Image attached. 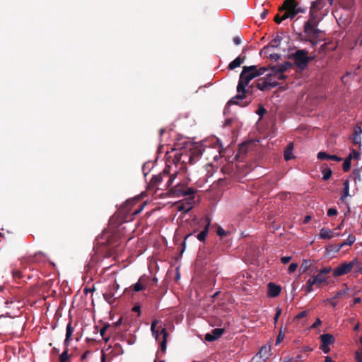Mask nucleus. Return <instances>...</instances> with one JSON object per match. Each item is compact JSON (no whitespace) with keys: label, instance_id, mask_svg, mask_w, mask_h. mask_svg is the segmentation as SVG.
I'll return each mask as SVG.
<instances>
[{"label":"nucleus","instance_id":"5701e85b","mask_svg":"<svg viewBox=\"0 0 362 362\" xmlns=\"http://www.w3.org/2000/svg\"><path fill=\"white\" fill-rule=\"evenodd\" d=\"M144 281H146V278L144 276L141 277L138 282H136L134 285V291L136 292H139L140 291L145 289L146 284L144 283Z\"/></svg>","mask_w":362,"mask_h":362},{"label":"nucleus","instance_id":"9b49d317","mask_svg":"<svg viewBox=\"0 0 362 362\" xmlns=\"http://www.w3.org/2000/svg\"><path fill=\"white\" fill-rule=\"evenodd\" d=\"M354 261L351 262H344L340 264L338 267L334 269L333 276L334 277L341 276L349 273L354 266Z\"/></svg>","mask_w":362,"mask_h":362},{"label":"nucleus","instance_id":"f8f14e48","mask_svg":"<svg viewBox=\"0 0 362 362\" xmlns=\"http://www.w3.org/2000/svg\"><path fill=\"white\" fill-rule=\"evenodd\" d=\"M272 355L270 345H264L261 347L259 352L254 357L255 362H266Z\"/></svg>","mask_w":362,"mask_h":362},{"label":"nucleus","instance_id":"c756f323","mask_svg":"<svg viewBox=\"0 0 362 362\" xmlns=\"http://www.w3.org/2000/svg\"><path fill=\"white\" fill-rule=\"evenodd\" d=\"M243 62V60L240 57H238L237 58H235L233 61H232L229 64L228 68L230 69L233 70V69L240 66Z\"/></svg>","mask_w":362,"mask_h":362},{"label":"nucleus","instance_id":"a19ab883","mask_svg":"<svg viewBox=\"0 0 362 362\" xmlns=\"http://www.w3.org/2000/svg\"><path fill=\"white\" fill-rule=\"evenodd\" d=\"M281 314V309L280 308H276L275 316L274 317V323H276V322H277L279 317H280Z\"/></svg>","mask_w":362,"mask_h":362},{"label":"nucleus","instance_id":"774afa93","mask_svg":"<svg viewBox=\"0 0 362 362\" xmlns=\"http://www.w3.org/2000/svg\"><path fill=\"white\" fill-rule=\"evenodd\" d=\"M267 15V11H264L262 14H261V17L262 19L265 18H266V16Z\"/></svg>","mask_w":362,"mask_h":362},{"label":"nucleus","instance_id":"39448f33","mask_svg":"<svg viewBox=\"0 0 362 362\" xmlns=\"http://www.w3.org/2000/svg\"><path fill=\"white\" fill-rule=\"evenodd\" d=\"M323 1L324 0H317L312 3L310 18L304 25V33L307 35L308 38L313 37L317 39L320 36L321 31L316 28L317 23L314 19V12L315 10L321 9L323 7Z\"/></svg>","mask_w":362,"mask_h":362},{"label":"nucleus","instance_id":"4c0bfd02","mask_svg":"<svg viewBox=\"0 0 362 362\" xmlns=\"http://www.w3.org/2000/svg\"><path fill=\"white\" fill-rule=\"evenodd\" d=\"M298 268V264L297 263H291L288 268L289 273H293L296 269Z\"/></svg>","mask_w":362,"mask_h":362},{"label":"nucleus","instance_id":"72a5a7b5","mask_svg":"<svg viewBox=\"0 0 362 362\" xmlns=\"http://www.w3.org/2000/svg\"><path fill=\"white\" fill-rule=\"evenodd\" d=\"M69 358L67 349L64 351L59 356L60 362H65Z\"/></svg>","mask_w":362,"mask_h":362},{"label":"nucleus","instance_id":"a18cd8bd","mask_svg":"<svg viewBox=\"0 0 362 362\" xmlns=\"http://www.w3.org/2000/svg\"><path fill=\"white\" fill-rule=\"evenodd\" d=\"M362 133V129L360 127H355L354 135L361 136Z\"/></svg>","mask_w":362,"mask_h":362},{"label":"nucleus","instance_id":"2f4dec72","mask_svg":"<svg viewBox=\"0 0 362 362\" xmlns=\"http://www.w3.org/2000/svg\"><path fill=\"white\" fill-rule=\"evenodd\" d=\"M324 302L329 303L334 308L336 307L339 303V301L337 300V299H336L334 296L329 299L325 300Z\"/></svg>","mask_w":362,"mask_h":362},{"label":"nucleus","instance_id":"c03bdc74","mask_svg":"<svg viewBox=\"0 0 362 362\" xmlns=\"http://www.w3.org/2000/svg\"><path fill=\"white\" fill-rule=\"evenodd\" d=\"M337 214V210L335 208H330L327 211L328 216H333Z\"/></svg>","mask_w":362,"mask_h":362},{"label":"nucleus","instance_id":"c9c22d12","mask_svg":"<svg viewBox=\"0 0 362 362\" xmlns=\"http://www.w3.org/2000/svg\"><path fill=\"white\" fill-rule=\"evenodd\" d=\"M356 240V238L354 235H349L347 239L345 240L348 245H351Z\"/></svg>","mask_w":362,"mask_h":362},{"label":"nucleus","instance_id":"13d9d810","mask_svg":"<svg viewBox=\"0 0 362 362\" xmlns=\"http://www.w3.org/2000/svg\"><path fill=\"white\" fill-rule=\"evenodd\" d=\"M320 324H321V320L319 318H317L316 320V321L314 322V324L313 325V327L315 328V327H318Z\"/></svg>","mask_w":362,"mask_h":362},{"label":"nucleus","instance_id":"79ce46f5","mask_svg":"<svg viewBox=\"0 0 362 362\" xmlns=\"http://www.w3.org/2000/svg\"><path fill=\"white\" fill-rule=\"evenodd\" d=\"M266 78L267 79V81H271V82H274L275 87L277 86L279 84V82H278L277 79H274V77H270V73L267 74Z\"/></svg>","mask_w":362,"mask_h":362},{"label":"nucleus","instance_id":"338daca9","mask_svg":"<svg viewBox=\"0 0 362 362\" xmlns=\"http://www.w3.org/2000/svg\"><path fill=\"white\" fill-rule=\"evenodd\" d=\"M345 245H348L346 243V241L342 242L341 244L338 245V247H339V250L344 247Z\"/></svg>","mask_w":362,"mask_h":362},{"label":"nucleus","instance_id":"393cba45","mask_svg":"<svg viewBox=\"0 0 362 362\" xmlns=\"http://www.w3.org/2000/svg\"><path fill=\"white\" fill-rule=\"evenodd\" d=\"M316 285V281L313 276L308 279L306 285L305 286V291L306 293H311L313 291V286Z\"/></svg>","mask_w":362,"mask_h":362},{"label":"nucleus","instance_id":"864d4df0","mask_svg":"<svg viewBox=\"0 0 362 362\" xmlns=\"http://www.w3.org/2000/svg\"><path fill=\"white\" fill-rule=\"evenodd\" d=\"M356 359L357 362H362V351L356 352Z\"/></svg>","mask_w":362,"mask_h":362},{"label":"nucleus","instance_id":"aec40b11","mask_svg":"<svg viewBox=\"0 0 362 362\" xmlns=\"http://www.w3.org/2000/svg\"><path fill=\"white\" fill-rule=\"evenodd\" d=\"M193 199H194V197H191L189 199L190 202H187V204L182 203V202L177 203V210L179 211H184V212L189 211L192 208V203L193 202Z\"/></svg>","mask_w":362,"mask_h":362},{"label":"nucleus","instance_id":"e433bc0d","mask_svg":"<svg viewBox=\"0 0 362 362\" xmlns=\"http://www.w3.org/2000/svg\"><path fill=\"white\" fill-rule=\"evenodd\" d=\"M332 271V268L331 267H324L322 269H321L319 272L320 274H322L323 276H326L327 274H328L329 273H330V272Z\"/></svg>","mask_w":362,"mask_h":362},{"label":"nucleus","instance_id":"6ab92c4d","mask_svg":"<svg viewBox=\"0 0 362 362\" xmlns=\"http://www.w3.org/2000/svg\"><path fill=\"white\" fill-rule=\"evenodd\" d=\"M334 237V232L328 228H322L320 230L319 238L320 239H331Z\"/></svg>","mask_w":362,"mask_h":362},{"label":"nucleus","instance_id":"09e8293b","mask_svg":"<svg viewBox=\"0 0 362 362\" xmlns=\"http://www.w3.org/2000/svg\"><path fill=\"white\" fill-rule=\"evenodd\" d=\"M291 259V257L290 256H285V257H282L281 258V262L283 263V264H287L289 262V261Z\"/></svg>","mask_w":362,"mask_h":362},{"label":"nucleus","instance_id":"58836bf2","mask_svg":"<svg viewBox=\"0 0 362 362\" xmlns=\"http://www.w3.org/2000/svg\"><path fill=\"white\" fill-rule=\"evenodd\" d=\"M284 337V334L282 332V331H280L277 336L276 340V344L277 345V344H280L283 341Z\"/></svg>","mask_w":362,"mask_h":362},{"label":"nucleus","instance_id":"4468645a","mask_svg":"<svg viewBox=\"0 0 362 362\" xmlns=\"http://www.w3.org/2000/svg\"><path fill=\"white\" fill-rule=\"evenodd\" d=\"M200 225L203 226V230L197 234V238L199 241H204L209 233V226L211 225V219L206 216L200 220Z\"/></svg>","mask_w":362,"mask_h":362},{"label":"nucleus","instance_id":"9d476101","mask_svg":"<svg viewBox=\"0 0 362 362\" xmlns=\"http://www.w3.org/2000/svg\"><path fill=\"white\" fill-rule=\"evenodd\" d=\"M290 64L287 62L282 64H277L273 66L270 71V77H274V79L279 81H284L287 76L284 72L290 67Z\"/></svg>","mask_w":362,"mask_h":362},{"label":"nucleus","instance_id":"ea45409f","mask_svg":"<svg viewBox=\"0 0 362 362\" xmlns=\"http://www.w3.org/2000/svg\"><path fill=\"white\" fill-rule=\"evenodd\" d=\"M331 175H332V170H326V171H325L323 173V177L322 178H323L324 180H329L330 178Z\"/></svg>","mask_w":362,"mask_h":362},{"label":"nucleus","instance_id":"bf43d9fd","mask_svg":"<svg viewBox=\"0 0 362 362\" xmlns=\"http://www.w3.org/2000/svg\"><path fill=\"white\" fill-rule=\"evenodd\" d=\"M353 141L356 144L359 143L361 141V136L354 135Z\"/></svg>","mask_w":362,"mask_h":362},{"label":"nucleus","instance_id":"0e129e2a","mask_svg":"<svg viewBox=\"0 0 362 362\" xmlns=\"http://www.w3.org/2000/svg\"><path fill=\"white\" fill-rule=\"evenodd\" d=\"M361 298H359V297L355 298L354 299V304H358V303H361Z\"/></svg>","mask_w":362,"mask_h":362},{"label":"nucleus","instance_id":"4d7b16f0","mask_svg":"<svg viewBox=\"0 0 362 362\" xmlns=\"http://www.w3.org/2000/svg\"><path fill=\"white\" fill-rule=\"evenodd\" d=\"M233 42L236 45H239L241 43V40L239 37L236 36L233 38Z\"/></svg>","mask_w":362,"mask_h":362},{"label":"nucleus","instance_id":"2eb2a0df","mask_svg":"<svg viewBox=\"0 0 362 362\" xmlns=\"http://www.w3.org/2000/svg\"><path fill=\"white\" fill-rule=\"evenodd\" d=\"M224 329L221 328H216L212 329L211 333H207L205 335V339L207 341H214L221 337L223 334Z\"/></svg>","mask_w":362,"mask_h":362},{"label":"nucleus","instance_id":"20e7f679","mask_svg":"<svg viewBox=\"0 0 362 362\" xmlns=\"http://www.w3.org/2000/svg\"><path fill=\"white\" fill-rule=\"evenodd\" d=\"M171 168V166L167 165L161 173L153 176L150 181V187L162 189L163 187L168 188L173 185L177 173L170 174Z\"/></svg>","mask_w":362,"mask_h":362},{"label":"nucleus","instance_id":"412c9836","mask_svg":"<svg viewBox=\"0 0 362 362\" xmlns=\"http://www.w3.org/2000/svg\"><path fill=\"white\" fill-rule=\"evenodd\" d=\"M303 12L300 8H295L294 9L287 10L283 14V19L293 18L298 13Z\"/></svg>","mask_w":362,"mask_h":362},{"label":"nucleus","instance_id":"e2e57ef3","mask_svg":"<svg viewBox=\"0 0 362 362\" xmlns=\"http://www.w3.org/2000/svg\"><path fill=\"white\" fill-rule=\"evenodd\" d=\"M122 321V318L120 317L116 322H115V329L117 328V326L121 325Z\"/></svg>","mask_w":362,"mask_h":362},{"label":"nucleus","instance_id":"052dcab7","mask_svg":"<svg viewBox=\"0 0 362 362\" xmlns=\"http://www.w3.org/2000/svg\"><path fill=\"white\" fill-rule=\"evenodd\" d=\"M311 218H312L311 216H310V215L305 216L304 218V220H303V223H308L311 220Z\"/></svg>","mask_w":362,"mask_h":362},{"label":"nucleus","instance_id":"4be33fe9","mask_svg":"<svg viewBox=\"0 0 362 362\" xmlns=\"http://www.w3.org/2000/svg\"><path fill=\"white\" fill-rule=\"evenodd\" d=\"M315 280L316 281V286H320L322 284H327V278L323 276L322 274L318 272L317 274L313 275Z\"/></svg>","mask_w":362,"mask_h":362},{"label":"nucleus","instance_id":"8fccbe9b","mask_svg":"<svg viewBox=\"0 0 362 362\" xmlns=\"http://www.w3.org/2000/svg\"><path fill=\"white\" fill-rule=\"evenodd\" d=\"M307 315H308V311H305V310L302 311L296 316V318L300 319V318H303V317L307 316Z\"/></svg>","mask_w":362,"mask_h":362},{"label":"nucleus","instance_id":"423d86ee","mask_svg":"<svg viewBox=\"0 0 362 362\" xmlns=\"http://www.w3.org/2000/svg\"><path fill=\"white\" fill-rule=\"evenodd\" d=\"M112 235L110 232L103 231V233L97 238L96 246L98 252L103 254L105 257H109L112 254L113 250V241L112 239Z\"/></svg>","mask_w":362,"mask_h":362},{"label":"nucleus","instance_id":"f704fd0d","mask_svg":"<svg viewBox=\"0 0 362 362\" xmlns=\"http://www.w3.org/2000/svg\"><path fill=\"white\" fill-rule=\"evenodd\" d=\"M329 155L325 152L320 151L317 153V158L320 160H329Z\"/></svg>","mask_w":362,"mask_h":362},{"label":"nucleus","instance_id":"1a4fd4ad","mask_svg":"<svg viewBox=\"0 0 362 362\" xmlns=\"http://www.w3.org/2000/svg\"><path fill=\"white\" fill-rule=\"evenodd\" d=\"M308 54V51L306 49H298L293 54V59L298 67L304 69L307 66L310 60Z\"/></svg>","mask_w":362,"mask_h":362},{"label":"nucleus","instance_id":"a211bd4d","mask_svg":"<svg viewBox=\"0 0 362 362\" xmlns=\"http://www.w3.org/2000/svg\"><path fill=\"white\" fill-rule=\"evenodd\" d=\"M113 358V349L111 346L102 349L101 362H111Z\"/></svg>","mask_w":362,"mask_h":362},{"label":"nucleus","instance_id":"7ed1b4c3","mask_svg":"<svg viewBox=\"0 0 362 362\" xmlns=\"http://www.w3.org/2000/svg\"><path fill=\"white\" fill-rule=\"evenodd\" d=\"M173 173H177L176 178H178L180 181L177 182L175 185H171L170 188V192L175 197H181V196H192L195 193V190L192 187H188L187 185L190 180L188 177V175L187 173L183 172H177L175 171Z\"/></svg>","mask_w":362,"mask_h":362},{"label":"nucleus","instance_id":"ddd939ff","mask_svg":"<svg viewBox=\"0 0 362 362\" xmlns=\"http://www.w3.org/2000/svg\"><path fill=\"white\" fill-rule=\"evenodd\" d=\"M321 345L320 349L325 354H328L330 351L329 345L334 341V337L330 334H324L320 336Z\"/></svg>","mask_w":362,"mask_h":362},{"label":"nucleus","instance_id":"de8ad7c7","mask_svg":"<svg viewBox=\"0 0 362 362\" xmlns=\"http://www.w3.org/2000/svg\"><path fill=\"white\" fill-rule=\"evenodd\" d=\"M305 40L310 42L312 47H315L317 45V39L310 37V38L306 39Z\"/></svg>","mask_w":362,"mask_h":362},{"label":"nucleus","instance_id":"bb28decb","mask_svg":"<svg viewBox=\"0 0 362 362\" xmlns=\"http://www.w3.org/2000/svg\"><path fill=\"white\" fill-rule=\"evenodd\" d=\"M297 7V4L295 0H286L283 5V10L287 11L291 9H294Z\"/></svg>","mask_w":362,"mask_h":362},{"label":"nucleus","instance_id":"f3484780","mask_svg":"<svg viewBox=\"0 0 362 362\" xmlns=\"http://www.w3.org/2000/svg\"><path fill=\"white\" fill-rule=\"evenodd\" d=\"M257 87L261 90H269L275 87L274 82L267 81V78H262L258 80Z\"/></svg>","mask_w":362,"mask_h":362},{"label":"nucleus","instance_id":"473e14b6","mask_svg":"<svg viewBox=\"0 0 362 362\" xmlns=\"http://www.w3.org/2000/svg\"><path fill=\"white\" fill-rule=\"evenodd\" d=\"M109 325H105L103 328L100 330V334L103 338V339L107 342L109 340V337H105V333L106 332V329L107 327H109Z\"/></svg>","mask_w":362,"mask_h":362},{"label":"nucleus","instance_id":"49530a36","mask_svg":"<svg viewBox=\"0 0 362 362\" xmlns=\"http://www.w3.org/2000/svg\"><path fill=\"white\" fill-rule=\"evenodd\" d=\"M265 112H266V110L262 106H259L256 112L258 115H259L260 117H262L264 115V114L265 113Z\"/></svg>","mask_w":362,"mask_h":362},{"label":"nucleus","instance_id":"7c9ffc66","mask_svg":"<svg viewBox=\"0 0 362 362\" xmlns=\"http://www.w3.org/2000/svg\"><path fill=\"white\" fill-rule=\"evenodd\" d=\"M327 250L328 252H338L339 251V247L337 244H332L327 246Z\"/></svg>","mask_w":362,"mask_h":362},{"label":"nucleus","instance_id":"dca6fc26","mask_svg":"<svg viewBox=\"0 0 362 362\" xmlns=\"http://www.w3.org/2000/svg\"><path fill=\"white\" fill-rule=\"evenodd\" d=\"M267 296L270 298L278 296L281 291V287L274 283L270 282L268 286Z\"/></svg>","mask_w":362,"mask_h":362},{"label":"nucleus","instance_id":"b1692460","mask_svg":"<svg viewBox=\"0 0 362 362\" xmlns=\"http://www.w3.org/2000/svg\"><path fill=\"white\" fill-rule=\"evenodd\" d=\"M293 145L292 143L289 144L287 146V147L286 148V149L284 151V159L286 160H289L293 158Z\"/></svg>","mask_w":362,"mask_h":362},{"label":"nucleus","instance_id":"f257e3e1","mask_svg":"<svg viewBox=\"0 0 362 362\" xmlns=\"http://www.w3.org/2000/svg\"><path fill=\"white\" fill-rule=\"evenodd\" d=\"M214 146L212 148L206 144H200L195 146L189 151L184 149L177 151L173 160L175 168H180L176 171L187 173L186 164L194 163L203 153L212 156L213 159L217 160L221 155L222 146L219 144L218 139L214 138Z\"/></svg>","mask_w":362,"mask_h":362},{"label":"nucleus","instance_id":"6e6d98bb","mask_svg":"<svg viewBox=\"0 0 362 362\" xmlns=\"http://www.w3.org/2000/svg\"><path fill=\"white\" fill-rule=\"evenodd\" d=\"M91 354V352L90 351H86L81 356V360H84L86 359L90 354Z\"/></svg>","mask_w":362,"mask_h":362},{"label":"nucleus","instance_id":"f03ea898","mask_svg":"<svg viewBox=\"0 0 362 362\" xmlns=\"http://www.w3.org/2000/svg\"><path fill=\"white\" fill-rule=\"evenodd\" d=\"M267 69L265 67L258 68L257 66H243L237 86L238 95L230 99V104H238V101L245 97L246 87L255 78L263 75Z\"/></svg>","mask_w":362,"mask_h":362},{"label":"nucleus","instance_id":"603ef678","mask_svg":"<svg viewBox=\"0 0 362 362\" xmlns=\"http://www.w3.org/2000/svg\"><path fill=\"white\" fill-rule=\"evenodd\" d=\"M343 169L345 172L348 171L350 169V163L349 161L345 160L343 165Z\"/></svg>","mask_w":362,"mask_h":362},{"label":"nucleus","instance_id":"680f3d73","mask_svg":"<svg viewBox=\"0 0 362 362\" xmlns=\"http://www.w3.org/2000/svg\"><path fill=\"white\" fill-rule=\"evenodd\" d=\"M93 288H88V287H86V288H84V289H83V291H84V293H91V292H93Z\"/></svg>","mask_w":362,"mask_h":362},{"label":"nucleus","instance_id":"c85d7f7f","mask_svg":"<svg viewBox=\"0 0 362 362\" xmlns=\"http://www.w3.org/2000/svg\"><path fill=\"white\" fill-rule=\"evenodd\" d=\"M344 286V288L334 293V297L336 299L344 298L349 293V288L347 287L346 284H345Z\"/></svg>","mask_w":362,"mask_h":362},{"label":"nucleus","instance_id":"69168bd1","mask_svg":"<svg viewBox=\"0 0 362 362\" xmlns=\"http://www.w3.org/2000/svg\"><path fill=\"white\" fill-rule=\"evenodd\" d=\"M132 310H133L134 312H138V313H139V311H140V307H139V305H135V306H134V307H133Z\"/></svg>","mask_w":362,"mask_h":362},{"label":"nucleus","instance_id":"a878e982","mask_svg":"<svg viewBox=\"0 0 362 362\" xmlns=\"http://www.w3.org/2000/svg\"><path fill=\"white\" fill-rule=\"evenodd\" d=\"M73 332H74V329L71 326V322H69L68 323V325H66V338L64 340V343L66 344H69V342L72 336Z\"/></svg>","mask_w":362,"mask_h":362},{"label":"nucleus","instance_id":"3c124183","mask_svg":"<svg viewBox=\"0 0 362 362\" xmlns=\"http://www.w3.org/2000/svg\"><path fill=\"white\" fill-rule=\"evenodd\" d=\"M329 160H334V161H337V162H339L341 160V158L338 157L336 155H329Z\"/></svg>","mask_w":362,"mask_h":362},{"label":"nucleus","instance_id":"0eeeda50","mask_svg":"<svg viewBox=\"0 0 362 362\" xmlns=\"http://www.w3.org/2000/svg\"><path fill=\"white\" fill-rule=\"evenodd\" d=\"M140 201L139 197H135L133 199H128L118 209V214L127 217L128 214L136 216L139 214L144 209V204H141L136 209H133L134 206Z\"/></svg>","mask_w":362,"mask_h":362},{"label":"nucleus","instance_id":"5fc2aeb1","mask_svg":"<svg viewBox=\"0 0 362 362\" xmlns=\"http://www.w3.org/2000/svg\"><path fill=\"white\" fill-rule=\"evenodd\" d=\"M285 19H283V16H280L279 14H277L275 18H274V21L276 23H280L281 22H282L283 21H284Z\"/></svg>","mask_w":362,"mask_h":362},{"label":"nucleus","instance_id":"cd10ccee","mask_svg":"<svg viewBox=\"0 0 362 362\" xmlns=\"http://www.w3.org/2000/svg\"><path fill=\"white\" fill-rule=\"evenodd\" d=\"M344 190L343 194L340 198L341 201H344V199L349 196V182L348 180H345L343 182Z\"/></svg>","mask_w":362,"mask_h":362},{"label":"nucleus","instance_id":"6e6552de","mask_svg":"<svg viewBox=\"0 0 362 362\" xmlns=\"http://www.w3.org/2000/svg\"><path fill=\"white\" fill-rule=\"evenodd\" d=\"M158 320H154L151 326L153 335L160 344V350L164 352L166 350L168 332L165 327H157Z\"/></svg>","mask_w":362,"mask_h":362},{"label":"nucleus","instance_id":"37998d69","mask_svg":"<svg viewBox=\"0 0 362 362\" xmlns=\"http://www.w3.org/2000/svg\"><path fill=\"white\" fill-rule=\"evenodd\" d=\"M217 235L220 237H223L227 235V233L221 227H218L217 229Z\"/></svg>","mask_w":362,"mask_h":362}]
</instances>
